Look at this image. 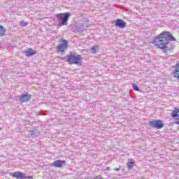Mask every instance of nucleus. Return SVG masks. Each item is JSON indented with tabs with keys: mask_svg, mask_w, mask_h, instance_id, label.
<instances>
[{
	"mask_svg": "<svg viewBox=\"0 0 179 179\" xmlns=\"http://www.w3.org/2000/svg\"><path fill=\"white\" fill-rule=\"evenodd\" d=\"M170 41H176V38L173 37L170 32L164 31L155 37L154 44L163 52H167L174 48V45L170 43Z\"/></svg>",
	"mask_w": 179,
	"mask_h": 179,
	"instance_id": "1",
	"label": "nucleus"
},
{
	"mask_svg": "<svg viewBox=\"0 0 179 179\" xmlns=\"http://www.w3.org/2000/svg\"><path fill=\"white\" fill-rule=\"evenodd\" d=\"M71 55L65 57L64 59L66 62H69L71 65H79L82 64V56L80 55H72V52H70Z\"/></svg>",
	"mask_w": 179,
	"mask_h": 179,
	"instance_id": "2",
	"label": "nucleus"
},
{
	"mask_svg": "<svg viewBox=\"0 0 179 179\" xmlns=\"http://www.w3.org/2000/svg\"><path fill=\"white\" fill-rule=\"evenodd\" d=\"M71 15V13H64L57 15L56 22H57L58 26H66Z\"/></svg>",
	"mask_w": 179,
	"mask_h": 179,
	"instance_id": "3",
	"label": "nucleus"
},
{
	"mask_svg": "<svg viewBox=\"0 0 179 179\" xmlns=\"http://www.w3.org/2000/svg\"><path fill=\"white\" fill-rule=\"evenodd\" d=\"M148 124L150 127H152V128H155V129H162V128H164V122H163V120H152L150 121Z\"/></svg>",
	"mask_w": 179,
	"mask_h": 179,
	"instance_id": "4",
	"label": "nucleus"
},
{
	"mask_svg": "<svg viewBox=\"0 0 179 179\" xmlns=\"http://www.w3.org/2000/svg\"><path fill=\"white\" fill-rule=\"evenodd\" d=\"M61 42L62 43H60L58 46V51H60V52H64L66 48H68V41L65 39H62Z\"/></svg>",
	"mask_w": 179,
	"mask_h": 179,
	"instance_id": "5",
	"label": "nucleus"
},
{
	"mask_svg": "<svg viewBox=\"0 0 179 179\" xmlns=\"http://www.w3.org/2000/svg\"><path fill=\"white\" fill-rule=\"evenodd\" d=\"M65 164H66V162L65 160H55L54 161L52 166H54V167H59V169H61L62 167H64V166H65Z\"/></svg>",
	"mask_w": 179,
	"mask_h": 179,
	"instance_id": "6",
	"label": "nucleus"
},
{
	"mask_svg": "<svg viewBox=\"0 0 179 179\" xmlns=\"http://www.w3.org/2000/svg\"><path fill=\"white\" fill-rule=\"evenodd\" d=\"M115 26L120 27V29H124V27H127V22L121 19H117L115 22Z\"/></svg>",
	"mask_w": 179,
	"mask_h": 179,
	"instance_id": "7",
	"label": "nucleus"
},
{
	"mask_svg": "<svg viewBox=\"0 0 179 179\" xmlns=\"http://www.w3.org/2000/svg\"><path fill=\"white\" fill-rule=\"evenodd\" d=\"M36 54H37V52L31 48H29L24 52L26 57H33V55H36Z\"/></svg>",
	"mask_w": 179,
	"mask_h": 179,
	"instance_id": "8",
	"label": "nucleus"
},
{
	"mask_svg": "<svg viewBox=\"0 0 179 179\" xmlns=\"http://www.w3.org/2000/svg\"><path fill=\"white\" fill-rule=\"evenodd\" d=\"M40 135V131L37 130L36 128H34L32 131H30L29 136L31 138H37Z\"/></svg>",
	"mask_w": 179,
	"mask_h": 179,
	"instance_id": "9",
	"label": "nucleus"
},
{
	"mask_svg": "<svg viewBox=\"0 0 179 179\" xmlns=\"http://www.w3.org/2000/svg\"><path fill=\"white\" fill-rule=\"evenodd\" d=\"M173 76L179 79V62L176 64L175 72H173Z\"/></svg>",
	"mask_w": 179,
	"mask_h": 179,
	"instance_id": "10",
	"label": "nucleus"
},
{
	"mask_svg": "<svg viewBox=\"0 0 179 179\" xmlns=\"http://www.w3.org/2000/svg\"><path fill=\"white\" fill-rule=\"evenodd\" d=\"M12 177H14L15 178L20 179L23 177V174L20 172H15L13 174L11 175Z\"/></svg>",
	"mask_w": 179,
	"mask_h": 179,
	"instance_id": "11",
	"label": "nucleus"
},
{
	"mask_svg": "<svg viewBox=\"0 0 179 179\" xmlns=\"http://www.w3.org/2000/svg\"><path fill=\"white\" fill-rule=\"evenodd\" d=\"M6 34V29L3 26L0 25V37H3Z\"/></svg>",
	"mask_w": 179,
	"mask_h": 179,
	"instance_id": "12",
	"label": "nucleus"
},
{
	"mask_svg": "<svg viewBox=\"0 0 179 179\" xmlns=\"http://www.w3.org/2000/svg\"><path fill=\"white\" fill-rule=\"evenodd\" d=\"M172 117H173V118H177V120H179V109L176 108L174 110V111L173 112L172 114Z\"/></svg>",
	"mask_w": 179,
	"mask_h": 179,
	"instance_id": "13",
	"label": "nucleus"
},
{
	"mask_svg": "<svg viewBox=\"0 0 179 179\" xmlns=\"http://www.w3.org/2000/svg\"><path fill=\"white\" fill-rule=\"evenodd\" d=\"M30 99H31V95L28 94H23V102L29 101Z\"/></svg>",
	"mask_w": 179,
	"mask_h": 179,
	"instance_id": "14",
	"label": "nucleus"
},
{
	"mask_svg": "<svg viewBox=\"0 0 179 179\" xmlns=\"http://www.w3.org/2000/svg\"><path fill=\"white\" fill-rule=\"evenodd\" d=\"M134 166H135V162L131 161L127 163L128 170H132V169H134Z\"/></svg>",
	"mask_w": 179,
	"mask_h": 179,
	"instance_id": "15",
	"label": "nucleus"
},
{
	"mask_svg": "<svg viewBox=\"0 0 179 179\" xmlns=\"http://www.w3.org/2000/svg\"><path fill=\"white\" fill-rule=\"evenodd\" d=\"M132 87L136 92H139V87H138L136 84H132Z\"/></svg>",
	"mask_w": 179,
	"mask_h": 179,
	"instance_id": "16",
	"label": "nucleus"
},
{
	"mask_svg": "<svg viewBox=\"0 0 179 179\" xmlns=\"http://www.w3.org/2000/svg\"><path fill=\"white\" fill-rule=\"evenodd\" d=\"M23 179H34L33 176H27L26 174H23Z\"/></svg>",
	"mask_w": 179,
	"mask_h": 179,
	"instance_id": "17",
	"label": "nucleus"
},
{
	"mask_svg": "<svg viewBox=\"0 0 179 179\" xmlns=\"http://www.w3.org/2000/svg\"><path fill=\"white\" fill-rule=\"evenodd\" d=\"M91 50L93 51L92 52L93 54H96V52L97 51V50H96V47L94 46V47L91 48Z\"/></svg>",
	"mask_w": 179,
	"mask_h": 179,
	"instance_id": "18",
	"label": "nucleus"
},
{
	"mask_svg": "<svg viewBox=\"0 0 179 179\" xmlns=\"http://www.w3.org/2000/svg\"><path fill=\"white\" fill-rule=\"evenodd\" d=\"M35 115L38 117V115H41V112H36Z\"/></svg>",
	"mask_w": 179,
	"mask_h": 179,
	"instance_id": "19",
	"label": "nucleus"
},
{
	"mask_svg": "<svg viewBox=\"0 0 179 179\" xmlns=\"http://www.w3.org/2000/svg\"><path fill=\"white\" fill-rule=\"evenodd\" d=\"M23 26H27V22H24Z\"/></svg>",
	"mask_w": 179,
	"mask_h": 179,
	"instance_id": "20",
	"label": "nucleus"
},
{
	"mask_svg": "<svg viewBox=\"0 0 179 179\" xmlns=\"http://www.w3.org/2000/svg\"><path fill=\"white\" fill-rule=\"evenodd\" d=\"M116 171H120V169H117Z\"/></svg>",
	"mask_w": 179,
	"mask_h": 179,
	"instance_id": "21",
	"label": "nucleus"
},
{
	"mask_svg": "<svg viewBox=\"0 0 179 179\" xmlns=\"http://www.w3.org/2000/svg\"><path fill=\"white\" fill-rule=\"evenodd\" d=\"M24 122L26 123V122H27L24 121Z\"/></svg>",
	"mask_w": 179,
	"mask_h": 179,
	"instance_id": "22",
	"label": "nucleus"
},
{
	"mask_svg": "<svg viewBox=\"0 0 179 179\" xmlns=\"http://www.w3.org/2000/svg\"><path fill=\"white\" fill-rule=\"evenodd\" d=\"M0 131H1V128H0Z\"/></svg>",
	"mask_w": 179,
	"mask_h": 179,
	"instance_id": "23",
	"label": "nucleus"
}]
</instances>
